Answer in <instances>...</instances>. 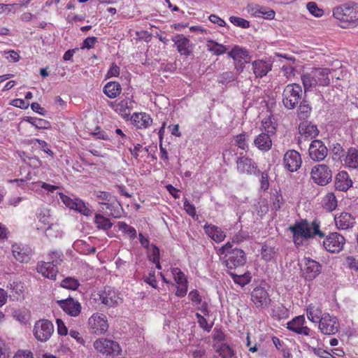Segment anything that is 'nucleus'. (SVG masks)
Returning <instances> with one entry per match:
<instances>
[{"label": "nucleus", "mask_w": 358, "mask_h": 358, "mask_svg": "<svg viewBox=\"0 0 358 358\" xmlns=\"http://www.w3.org/2000/svg\"><path fill=\"white\" fill-rule=\"evenodd\" d=\"M289 230L293 234V241L298 247L303 245V240L308 239L318 236L320 238L324 237V233L320 229V222L315 219L310 224L306 220L296 222L294 224L289 226Z\"/></svg>", "instance_id": "obj_1"}, {"label": "nucleus", "mask_w": 358, "mask_h": 358, "mask_svg": "<svg viewBox=\"0 0 358 358\" xmlns=\"http://www.w3.org/2000/svg\"><path fill=\"white\" fill-rule=\"evenodd\" d=\"M334 17L338 20L343 28L354 27L358 24V3H348L333 10Z\"/></svg>", "instance_id": "obj_2"}, {"label": "nucleus", "mask_w": 358, "mask_h": 358, "mask_svg": "<svg viewBox=\"0 0 358 358\" xmlns=\"http://www.w3.org/2000/svg\"><path fill=\"white\" fill-rule=\"evenodd\" d=\"M302 88L299 84L287 85L282 92V103L288 110L296 108L302 97Z\"/></svg>", "instance_id": "obj_3"}, {"label": "nucleus", "mask_w": 358, "mask_h": 358, "mask_svg": "<svg viewBox=\"0 0 358 358\" xmlns=\"http://www.w3.org/2000/svg\"><path fill=\"white\" fill-rule=\"evenodd\" d=\"M94 347L98 352L106 355V358H117L122 352L120 345L116 341L106 338L96 340Z\"/></svg>", "instance_id": "obj_4"}, {"label": "nucleus", "mask_w": 358, "mask_h": 358, "mask_svg": "<svg viewBox=\"0 0 358 358\" xmlns=\"http://www.w3.org/2000/svg\"><path fill=\"white\" fill-rule=\"evenodd\" d=\"M54 333V325L48 320L41 319L36 321L33 329V334L40 342L48 341Z\"/></svg>", "instance_id": "obj_5"}, {"label": "nucleus", "mask_w": 358, "mask_h": 358, "mask_svg": "<svg viewBox=\"0 0 358 358\" xmlns=\"http://www.w3.org/2000/svg\"><path fill=\"white\" fill-rule=\"evenodd\" d=\"M246 262L245 252L239 248L232 249L227 253L223 259V263L230 270L243 266Z\"/></svg>", "instance_id": "obj_6"}, {"label": "nucleus", "mask_w": 358, "mask_h": 358, "mask_svg": "<svg viewBox=\"0 0 358 358\" xmlns=\"http://www.w3.org/2000/svg\"><path fill=\"white\" fill-rule=\"evenodd\" d=\"M310 174L313 181L321 186L327 185L332 179L331 171L325 164H317L313 166Z\"/></svg>", "instance_id": "obj_7"}, {"label": "nucleus", "mask_w": 358, "mask_h": 358, "mask_svg": "<svg viewBox=\"0 0 358 358\" xmlns=\"http://www.w3.org/2000/svg\"><path fill=\"white\" fill-rule=\"evenodd\" d=\"M250 296L252 302L259 310L268 308L271 302L267 289L262 286H258L254 288Z\"/></svg>", "instance_id": "obj_8"}, {"label": "nucleus", "mask_w": 358, "mask_h": 358, "mask_svg": "<svg viewBox=\"0 0 358 358\" xmlns=\"http://www.w3.org/2000/svg\"><path fill=\"white\" fill-rule=\"evenodd\" d=\"M91 331L96 334H102L107 331L108 324L107 317L102 313H94L88 320Z\"/></svg>", "instance_id": "obj_9"}, {"label": "nucleus", "mask_w": 358, "mask_h": 358, "mask_svg": "<svg viewBox=\"0 0 358 358\" xmlns=\"http://www.w3.org/2000/svg\"><path fill=\"white\" fill-rule=\"evenodd\" d=\"M345 243V238L337 232L330 234L323 241L324 248L329 252L336 253L342 250Z\"/></svg>", "instance_id": "obj_10"}, {"label": "nucleus", "mask_w": 358, "mask_h": 358, "mask_svg": "<svg viewBox=\"0 0 358 358\" xmlns=\"http://www.w3.org/2000/svg\"><path fill=\"white\" fill-rule=\"evenodd\" d=\"M237 171L242 174L255 175L258 176L260 175V170L258 169L257 164L248 157H239L236 159Z\"/></svg>", "instance_id": "obj_11"}, {"label": "nucleus", "mask_w": 358, "mask_h": 358, "mask_svg": "<svg viewBox=\"0 0 358 358\" xmlns=\"http://www.w3.org/2000/svg\"><path fill=\"white\" fill-rule=\"evenodd\" d=\"M318 323L319 329L325 335H333L338 331L339 323L337 318L329 313H324V316Z\"/></svg>", "instance_id": "obj_12"}, {"label": "nucleus", "mask_w": 358, "mask_h": 358, "mask_svg": "<svg viewBox=\"0 0 358 358\" xmlns=\"http://www.w3.org/2000/svg\"><path fill=\"white\" fill-rule=\"evenodd\" d=\"M134 103V101L131 99L127 97L120 101H109L108 106L121 116L127 118L131 114Z\"/></svg>", "instance_id": "obj_13"}, {"label": "nucleus", "mask_w": 358, "mask_h": 358, "mask_svg": "<svg viewBox=\"0 0 358 358\" xmlns=\"http://www.w3.org/2000/svg\"><path fill=\"white\" fill-rule=\"evenodd\" d=\"M283 162L285 167L289 171H296L302 164L301 155L294 150H288L284 155Z\"/></svg>", "instance_id": "obj_14"}, {"label": "nucleus", "mask_w": 358, "mask_h": 358, "mask_svg": "<svg viewBox=\"0 0 358 358\" xmlns=\"http://www.w3.org/2000/svg\"><path fill=\"white\" fill-rule=\"evenodd\" d=\"M303 264L301 270L304 278L308 280H313L321 272V265L310 258H304Z\"/></svg>", "instance_id": "obj_15"}, {"label": "nucleus", "mask_w": 358, "mask_h": 358, "mask_svg": "<svg viewBox=\"0 0 358 358\" xmlns=\"http://www.w3.org/2000/svg\"><path fill=\"white\" fill-rule=\"evenodd\" d=\"M308 152L313 160L320 162L327 157L328 150L322 141L314 140L309 146Z\"/></svg>", "instance_id": "obj_16"}, {"label": "nucleus", "mask_w": 358, "mask_h": 358, "mask_svg": "<svg viewBox=\"0 0 358 358\" xmlns=\"http://www.w3.org/2000/svg\"><path fill=\"white\" fill-rule=\"evenodd\" d=\"M57 303L68 315L72 317L78 316L81 311V306L78 301L69 297L66 299L58 300Z\"/></svg>", "instance_id": "obj_17"}, {"label": "nucleus", "mask_w": 358, "mask_h": 358, "mask_svg": "<svg viewBox=\"0 0 358 358\" xmlns=\"http://www.w3.org/2000/svg\"><path fill=\"white\" fill-rule=\"evenodd\" d=\"M99 296L101 303L110 307L117 305L120 300L117 292L110 287H106Z\"/></svg>", "instance_id": "obj_18"}, {"label": "nucleus", "mask_w": 358, "mask_h": 358, "mask_svg": "<svg viewBox=\"0 0 358 358\" xmlns=\"http://www.w3.org/2000/svg\"><path fill=\"white\" fill-rule=\"evenodd\" d=\"M177 50L181 55L188 57L192 52V43L189 38L182 34H178L173 38Z\"/></svg>", "instance_id": "obj_19"}, {"label": "nucleus", "mask_w": 358, "mask_h": 358, "mask_svg": "<svg viewBox=\"0 0 358 358\" xmlns=\"http://www.w3.org/2000/svg\"><path fill=\"white\" fill-rule=\"evenodd\" d=\"M12 252L15 259L21 262H28L31 256V250L28 247L15 243L12 245Z\"/></svg>", "instance_id": "obj_20"}, {"label": "nucleus", "mask_w": 358, "mask_h": 358, "mask_svg": "<svg viewBox=\"0 0 358 358\" xmlns=\"http://www.w3.org/2000/svg\"><path fill=\"white\" fill-rule=\"evenodd\" d=\"M337 228L340 230H345L352 227L356 223L355 217L348 213H341L334 217Z\"/></svg>", "instance_id": "obj_21"}, {"label": "nucleus", "mask_w": 358, "mask_h": 358, "mask_svg": "<svg viewBox=\"0 0 358 358\" xmlns=\"http://www.w3.org/2000/svg\"><path fill=\"white\" fill-rule=\"evenodd\" d=\"M36 268L39 273H41L44 277L51 280H55L58 273L56 264H53V262H50V261L38 263Z\"/></svg>", "instance_id": "obj_22"}, {"label": "nucleus", "mask_w": 358, "mask_h": 358, "mask_svg": "<svg viewBox=\"0 0 358 358\" xmlns=\"http://www.w3.org/2000/svg\"><path fill=\"white\" fill-rule=\"evenodd\" d=\"M352 185V181L345 171L339 172L335 180V187L337 190L345 192Z\"/></svg>", "instance_id": "obj_23"}, {"label": "nucleus", "mask_w": 358, "mask_h": 358, "mask_svg": "<svg viewBox=\"0 0 358 358\" xmlns=\"http://www.w3.org/2000/svg\"><path fill=\"white\" fill-rule=\"evenodd\" d=\"M253 73L257 78L265 76L271 71L272 64L264 60H256L252 63Z\"/></svg>", "instance_id": "obj_24"}, {"label": "nucleus", "mask_w": 358, "mask_h": 358, "mask_svg": "<svg viewBox=\"0 0 358 358\" xmlns=\"http://www.w3.org/2000/svg\"><path fill=\"white\" fill-rule=\"evenodd\" d=\"M317 86H328L330 84L329 74L331 72L329 69H315L312 71Z\"/></svg>", "instance_id": "obj_25"}, {"label": "nucleus", "mask_w": 358, "mask_h": 358, "mask_svg": "<svg viewBox=\"0 0 358 358\" xmlns=\"http://www.w3.org/2000/svg\"><path fill=\"white\" fill-rule=\"evenodd\" d=\"M255 145L262 151H268L271 148L272 141L271 136L267 133H261L254 141Z\"/></svg>", "instance_id": "obj_26"}, {"label": "nucleus", "mask_w": 358, "mask_h": 358, "mask_svg": "<svg viewBox=\"0 0 358 358\" xmlns=\"http://www.w3.org/2000/svg\"><path fill=\"white\" fill-rule=\"evenodd\" d=\"M228 56L231 57L234 61L244 59L245 62H249L251 58L249 52L245 48L238 45H235L231 50L228 52Z\"/></svg>", "instance_id": "obj_27"}, {"label": "nucleus", "mask_w": 358, "mask_h": 358, "mask_svg": "<svg viewBox=\"0 0 358 358\" xmlns=\"http://www.w3.org/2000/svg\"><path fill=\"white\" fill-rule=\"evenodd\" d=\"M204 230L206 234L217 243L222 242L226 237L224 232L219 227L213 225H205Z\"/></svg>", "instance_id": "obj_28"}, {"label": "nucleus", "mask_w": 358, "mask_h": 358, "mask_svg": "<svg viewBox=\"0 0 358 358\" xmlns=\"http://www.w3.org/2000/svg\"><path fill=\"white\" fill-rule=\"evenodd\" d=\"M344 162L345 164L350 168H357L358 150L355 148H350L346 152Z\"/></svg>", "instance_id": "obj_29"}, {"label": "nucleus", "mask_w": 358, "mask_h": 358, "mask_svg": "<svg viewBox=\"0 0 358 358\" xmlns=\"http://www.w3.org/2000/svg\"><path fill=\"white\" fill-rule=\"evenodd\" d=\"M121 92V85L117 82H109L103 87V92L110 99L116 98Z\"/></svg>", "instance_id": "obj_30"}, {"label": "nucleus", "mask_w": 358, "mask_h": 358, "mask_svg": "<svg viewBox=\"0 0 358 358\" xmlns=\"http://www.w3.org/2000/svg\"><path fill=\"white\" fill-rule=\"evenodd\" d=\"M324 316L321 308L316 305L310 304L307 307V317L313 322H319Z\"/></svg>", "instance_id": "obj_31"}, {"label": "nucleus", "mask_w": 358, "mask_h": 358, "mask_svg": "<svg viewBox=\"0 0 358 358\" xmlns=\"http://www.w3.org/2000/svg\"><path fill=\"white\" fill-rule=\"evenodd\" d=\"M299 131L304 134L308 137L315 138L319 134V130L316 125L312 124L311 122H305L300 124L299 127Z\"/></svg>", "instance_id": "obj_32"}, {"label": "nucleus", "mask_w": 358, "mask_h": 358, "mask_svg": "<svg viewBox=\"0 0 358 358\" xmlns=\"http://www.w3.org/2000/svg\"><path fill=\"white\" fill-rule=\"evenodd\" d=\"M132 118L134 121L138 124L140 127L147 128L151 125L152 120L150 116L145 113H135Z\"/></svg>", "instance_id": "obj_33"}, {"label": "nucleus", "mask_w": 358, "mask_h": 358, "mask_svg": "<svg viewBox=\"0 0 358 358\" xmlns=\"http://www.w3.org/2000/svg\"><path fill=\"white\" fill-rule=\"evenodd\" d=\"M301 80L304 87V93L311 91L313 87L317 86V82L315 80L312 71L310 73L302 75Z\"/></svg>", "instance_id": "obj_34"}, {"label": "nucleus", "mask_w": 358, "mask_h": 358, "mask_svg": "<svg viewBox=\"0 0 358 358\" xmlns=\"http://www.w3.org/2000/svg\"><path fill=\"white\" fill-rule=\"evenodd\" d=\"M312 108L310 106L308 101L306 99H303L299 104L297 110V115L300 120L307 119L311 113Z\"/></svg>", "instance_id": "obj_35"}, {"label": "nucleus", "mask_w": 358, "mask_h": 358, "mask_svg": "<svg viewBox=\"0 0 358 358\" xmlns=\"http://www.w3.org/2000/svg\"><path fill=\"white\" fill-rule=\"evenodd\" d=\"M94 223L99 229H102L103 231L110 229L113 226V223L110 220L101 214L95 215Z\"/></svg>", "instance_id": "obj_36"}, {"label": "nucleus", "mask_w": 358, "mask_h": 358, "mask_svg": "<svg viewBox=\"0 0 358 358\" xmlns=\"http://www.w3.org/2000/svg\"><path fill=\"white\" fill-rule=\"evenodd\" d=\"M206 47L208 51L213 52L216 55H220L225 53L227 48L222 44L218 43L213 40L207 41Z\"/></svg>", "instance_id": "obj_37"}, {"label": "nucleus", "mask_w": 358, "mask_h": 358, "mask_svg": "<svg viewBox=\"0 0 358 358\" xmlns=\"http://www.w3.org/2000/svg\"><path fill=\"white\" fill-rule=\"evenodd\" d=\"M305 323V317L303 315L295 317L292 321L287 324V328L295 333H298L302 325Z\"/></svg>", "instance_id": "obj_38"}, {"label": "nucleus", "mask_w": 358, "mask_h": 358, "mask_svg": "<svg viewBox=\"0 0 358 358\" xmlns=\"http://www.w3.org/2000/svg\"><path fill=\"white\" fill-rule=\"evenodd\" d=\"M323 203L324 208L329 211H333L337 207V199L333 192H329L326 194Z\"/></svg>", "instance_id": "obj_39"}, {"label": "nucleus", "mask_w": 358, "mask_h": 358, "mask_svg": "<svg viewBox=\"0 0 358 358\" xmlns=\"http://www.w3.org/2000/svg\"><path fill=\"white\" fill-rule=\"evenodd\" d=\"M229 273L234 282L240 285L242 287L245 286L250 282L251 276L248 273H245L243 274H236L235 273L230 272Z\"/></svg>", "instance_id": "obj_40"}, {"label": "nucleus", "mask_w": 358, "mask_h": 358, "mask_svg": "<svg viewBox=\"0 0 358 358\" xmlns=\"http://www.w3.org/2000/svg\"><path fill=\"white\" fill-rule=\"evenodd\" d=\"M276 251L275 250V248H273L271 246H268L267 245H264L262 248V258L266 261L269 262L272 260L275 255Z\"/></svg>", "instance_id": "obj_41"}, {"label": "nucleus", "mask_w": 358, "mask_h": 358, "mask_svg": "<svg viewBox=\"0 0 358 358\" xmlns=\"http://www.w3.org/2000/svg\"><path fill=\"white\" fill-rule=\"evenodd\" d=\"M73 210L85 216H90L92 214V211L80 199H77V203H76Z\"/></svg>", "instance_id": "obj_42"}, {"label": "nucleus", "mask_w": 358, "mask_h": 358, "mask_svg": "<svg viewBox=\"0 0 358 358\" xmlns=\"http://www.w3.org/2000/svg\"><path fill=\"white\" fill-rule=\"evenodd\" d=\"M117 226L120 231L127 234L131 238H134L136 236V229L128 225L127 223L124 222H119L117 223Z\"/></svg>", "instance_id": "obj_43"}, {"label": "nucleus", "mask_w": 358, "mask_h": 358, "mask_svg": "<svg viewBox=\"0 0 358 358\" xmlns=\"http://www.w3.org/2000/svg\"><path fill=\"white\" fill-rule=\"evenodd\" d=\"M8 287L15 294L10 295V297L14 298L13 299H17L23 293V285L21 282H13V283H10Z\"/></svg>", "instance_id": "obj_44"}, {"label": "nucleus", "mask_w": 358, "mask_h": 358, "mask_svg": "<svg viewBox=\"0 0 358 358\" xmlns=\"http://www.w3.org/2000/svg\"><path fill=\"white\" fill-rule=\"evenodd\" d=\"M259 11L257 13V17H262L266 20H272L275 17V12L272 9H268L266 7L260 6L259 7Z\"/></svg>", "instance_id": "obj_45"}, {"label": "nucleus", "mask_w": 358, "mask_h": 358, "mask_svg": "<svg viewBox=\"0 0 358 358\" xmlns=\"http://www.w3.org/2000/svg\"><path fill=\"white\" fill-rule=\"evenodd\" d=\"M306 8L315 17H320L324 15V10L322 8H320L314 1L308 2L306 4Z\"/></svg>", "instance_id": "obj_46"}, {"label": "nucleus", "mask_w": 358, "mask_h": 358, "mask_svg": "<svg viewBox=\"0 0 358 358\" xmlns=\"http://www.w3.org/2000/svg\"><path fill=\"white\" fill-rule=\"evenodd\" d=\"M217 351L222 358H226L227 357H232L234 356V350L226 343H222Z\"/></svg>", "instance_id": "obj_47"}, {"label": "nucleus", "mask_w": 358, "mask_h": 358, "mask_svg": "<svg viewBox=\"0 0 358 358\" xmlns=\"http://www.w3.org/2000/svg\"><path fill=\"white\" fill-rule=\"evenodd\" d=\"M79 285L80 284L78 281L76 279L72 278H66L61 282L62 287L72 290L76 289Z\"/></svg>", "instance_id": "obj_48"}, {"label": "nucleus", "mask_w": 358, "mask_h": 358, "mask_svg": "<svg viewBox=\"0 0 358 358\" xmlns=\"http://www.w3.org/2000/svg\"><path fill=\"white\" fill-rule=\"evenodd\" d=\"M229 21L234 25L241 28H248L250 27V22L240 17L231 16Z\"/></svg>", "instance_id": "obj_49"}, {"label": "nucleus", "mask_w": 358, "mask_h": 358, "mask_svg": "<svg viewBox=\"0 0 358 358\" xmlns=\"http://www.w3.org/2000/svg\"><path fill=\"white\" fill-rule=\"evenodd\" d=\"M247 137L248 135L245 133H242L235 136L236 144L242 150L248 148Z\"/></svg>", "instance_id": "obj_50"}, {"label": "nucleus", "mask_w": 358, "mask_h": 358, "mask_svg": "<svg viewBox=\"0 0 358 358\" xmlns=\"http://www.w3.org/2000/svg\"><path fill=\"white\" fill-rule=\"evenodd\" d=\"M49 260L57 266L63 262V253L60 251H53L49 254Z\"/></svg>", "instance_id": "obj_51"}, {"label": "nucleus", "mask_w": 358, "mask_h": 358, "mask_svg": "<svg viewBox=\"0 0 358 358\" xmlns=\"http://www.w3.org/2000/svg\"><path fill=\"white\" fill-rule=\"evenodd\" d=\"M59 197H60L61 200L65 204V206L66 207L69 208L70 209H73V208L75 207V205L77 203V199H72L71 198H70L69 196L64 194L62 192H59Z\"/></svg>", "instance_id": "obj_52"}, {"label": "nucleus", "mask_w": 358, "mask_h": 358, "mask_svg": "<svg viewBox=\"0 0 358 358\" xmlns=\"http://www.w3.org/2000/svg\"><path fill=\"white\" fill-rule=\"evenodd\" d=\"M150 250V253L148 255V259L152 262H157L159 260V249L155 245H151V248L148 249Z\"/></svg>", "instance_id": "obj_53"}, {"label": "nucleus", "mask_w": 358, "mask_h": 358, "mask_svg": "<svg viewBox=\"0 0 358 358\" xmlns=\"http://www.w3.org/2000/svg\"><path fill=\"white\" fill-rule=\"evenodd\" d=\"M96 197L99 199L107 201H117L116 198L112 196L108 192L99 191L94 193Z\"/></svg>", "instance_id": "obj_54"}, {"label": "nucleus", "mask_w": 358, "mask_h": 358, "mask_svg": "<svg viewBox=\"0 0 358 358\" xmlns=\"http://www.w3.org/2000/svg\"><path fill=\"white\" fill-rule=\"evenodd\" d=\"M313 353L321 358H335L330 352L320 348H312Z\"/></svg>", "instance_id": "obj_55"}, {"label": "nucleus", "mask_w": 358, "mask_h": 358, "mask_svg": "<svg viewBox=\"0 0 358 358\" xmlns=\"http://www.w3.org/2000/svg\"><path fill=\"white\" fill-rule=\"evenodd\" d=\"M220 82L222 84L228 83L235 80L236 77L232 72L227 71L223 73L220 77Z\"/></svg>", "instance_id": "obj_56"}, {"label": "nucleus", "mask_w": 358, "mask_h": 358, "mask_svg": "<svg viewBox=\"0 0 358 358\" xmlns=\"http://www.w3.org/2000/svg\"><path fill=\"white\" fill-rule=\"evenodd\" d=\"M184 209L186 213L192 217H194L196 215V208L195 206L191 203L187 199L184 201Z\"/></svg>", "instance_id": "obj_57"}, {"label": "nucleus", "mask_w": 358, "mask_h": 358, "mask_svg": "<svg viewBox=\"0 0 358 358\" xmlns=\"http://www.w3.org/2000/svg\"><path fill=\"white\" fill-rule=\"evenodd\" d=\"M10 350L4 341L0 338V358H8Z\"/></svg>", "instance_id": "obj_58"}, {"label": "nucleus", "mask_w": 358, "mask_h": 358, "mask_svg": "<svg viewBox=\"0 0 358 358\" xmlns=\"http://www.w3.org/2000/svg\"><path fill=\"white\" fill-rule=\"evenodd\" d=\"M97 41V38L94 36H90L85 38L83 43V45L81 47L82 49L87 48L91 49L94 48L96 42Z\"/></svg>", "instance_id": "obj_59"}, {"label": "nucleus", "mask_w": 358, "mask_h": 358, "mask_svg": "<svg viewBox=\"0 0 358 358\" xmlns=\"http://www.w3.org/2000/svg\"><path fill=\"white\" fill-rule=\"evenodd\" d=\"M114 201H108V203H101V205L106 206V208L110 211V215L113 217H119L120 213L119 211L116 212L114 206Z\"/></svg>", "instance_id": "obj_60"}, {"label": "nucleus", "mask_w": 358, "mask_h": 358, "mask_svg": "<svg viewBox=\"0 0 358 358\" xmlns=\"http://www.w3.org/2000/svg\"><path fill=\"white\" fill-rule=\"evenodd\" d=\"M188 297L189 300L196 304L201 303V297L199 292L196 289L191 291L188 294Z\"/></svg>", "instance_id": "obj_61"}, {"label": "nucleus", "mask_w": 358, "mask_h": 358, "mask_svg": "<svg viewBox=\"0 0 358 358\" xmlns=\"http://www.w3.org/2000/svg\"><path fill=\"white\" fill-rule=\"evenodd\" d=\"M144 281L152 286L153 288H156L157 286V280L155 275V271L150 272L148 276L144 278Z\"/></svg>", "instance_id": "obj_62"}, {"label": "nucleus", "mask_w": 358, "mask_h": 358, "mask_svg": "<svg viewBox=\"0 0 358 358\" xmlns=\"http://www.w3.org/2000/svg\"><path fill=\"white\" fill-rule=\"evenodd\" d=\"M13 358H34V356L31 351L18 350Z\"/></svg>", "instance_id": "obj_63"}, {"label": "nucleus", "mask_w": 358, "mask_h": 358, "mask_svg": "<svg viewBox=\"0 0 358 358\" xmlns=\"http://www.w3.org/2000/svg\"><path fill=\"white\" fill-rule=\"evenodd\" d=\"M346 262L351 269L358 271V259H356L354 257H348L346 258Z\"/></svg>", "instance_id": "obj_64"}]
</instances>
